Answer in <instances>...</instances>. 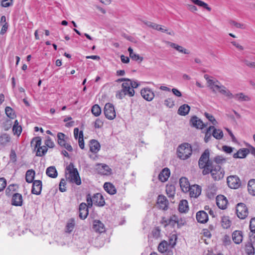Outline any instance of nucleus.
Masks as SVG:
<instances>
[{
    "label": "nucleus",
    "mask_w": 255,
    "mask_h": 255,
    "mask_svg": "<svg viewBox=\"0 0 255 255\" xmlns=\"http://www.w3.org/2000/svg\"><path fill=\"white\" fill-rule=\"evenodd\" d=\"M213 161L216 165H221L227 162V159L222 155H217L214 158Z\"/></svg>",
    "instance_id": "obj_40"
},
{
    "label": "nucleus",
    "mask_w": 255,
    "mask_h": 255,
    "mask_svg": "<svg viewBox=\"0 0 255 255\" xmlns=\"http://www.w3.org/2000/svg\"><path fill=\"white\" fill-rule=\"evenodd\" d=\"M229 22L231 26H234L237 28L246 29L247 28V25L246 24L239 23L233 20H230Z\"/></svg>",
    "instance_id": "obj_42"
},
{
    "label": "nucleus",
    "mask_w": 255,
    "mask_h": 255,
    "mask_svg": "<svg viewBox=\"0 0 255 255\" xmlns=\"http://www.w3.org/2000/svg\"><path fill=\"white\" fill-rule=\"evenodd\" d=\"M65 134L62 132H58L57 134L58 143L61 146L65 145L66 141L64 139Z\"/></svg>",
    "instance_id": "obj_48"
},
{
    "label": "nucleus",
    "mask_w": 255,
    "mask_h": 255,
    "mask_svg": "<svg viewBox=\"0 0 255 255\" xmlns=\"http://www.w3.org/2000/svg\"><path fill=\"white\" fill-rule=\"evenodd\" d=\"M214 128V126H210L207 129L205 132V135L204 137V141L206 143L209 142L212 137V129Z\"/></svg>",
    "instance_id": "obj_45"
},
{
    "label": "nucleus",
    "mask_w": 255,
    "mask_h": 255,
    "mask_svg": "<svg viewBox=\"0 0 255 255\" xmlns=\"http://www.w3.org/2000/svg\"><path fill=\"white\" fill-rule=\"evenodd\" d=\"M47 176L51 178H56L57 176V172L54 166H50L48 167L46 171Z\"/></svg>",
    "instance_id": "obj_35"
},
{
    "label": "nucleus",
    "mask_w": 255,
    "mask_h": 255,
    "mask_svg": "<svg viewBox=\"0 0 255 255\" xmlns=\"http://www.w3.org/2000/svg\"><path fill=\"white\" fill-rule=\"evenodd\" d=\"M86 201L89 206H92L93 204L96 206L102 207L103 206L105 202L104 199L100 193H96L91 197L90 194L86 196Z\"/></svg>",
    "instance_id": "obj_5"
},
{
    "label": "nucleus",
    "mask_w": 255,
    "mask_h": 255,
    "mask_svg": "<svg viewBox=\"0 0 255 255\" xmlns=\"http://www.w3.org/2000/svg\"><path fill=\"white\" fill-rule=\"evenodd\" d=\"M23 199L21 194L15 193L13 195L11 200V204L15 206H21L22 205Z\"/></svg>",
    "instance_id": "obj_18"
},
{
    "label": "nucleus",
    "mask_w": 255,
    "mask_h": 255,
    "mask_svg": "<svg viewBox=\"0 0 255 255\" xmlns=\"http://www.w3.org/2000/svg\"><path fill=\"white\" fill-rule=\"evenodd\" d=\"M170 174V170L167 168H164L158 175V179L161 182L166 181Z\"/></svg>",
    "instance_id": "obj_22"
},
{
    "label": "nucleus",
    "mask_w": 255,
    "mask_h": 255,
    "mask_svg": "<svg viewBox=\"0 0 255 255\" xmlns=\"http://www.w3.org/2000/svg\"><path fill=\"white\" fill-rule=\"evenodd\" d=\"M75 224V223L74 219L71 218L69 219L66 227V232L71 233L74 228Z\"/></svg>",
    "instance_id": "obj_43"
},
{
    "label": "nucleus",
    "mask_w": 255,
    "mask_h": 255,
    "mask_svg": "<svg viewBox=\"0 0 255 255\" xmlns=\"http://www.w3.org/2000/svg\"><path fill=\"white\" fill-rule=\"evenodd\" d=\"M211 131L213 136L216 139H221L223 138L224 133L221 129H217L214 127Z\"/></svg>",
    "instance_id": "obj_32"
},
{
    "label": "nucleus",
    "mask_w": 255,
    "mask_h": 255,
    "mask_svg": "<svg viewBox=\"0 0 255 255\" xmlns=\"http://www.w3.org/2000/svg\"><path fill=\"white\" fill-rule=\"evenodd\" d=\"M65 176L66 180L71 183H75L77 185H80V177L79 172L73 164L70 163L66 168Z\"/></svg>",
    "instance_id": "obj_2"
},
{
    "label": "nucleus",
    "mask_w": 255,
    "mask_h": 255,
    "mask_svg": "<svg viewBox=\"0 0 255 255\" xmlns=\"http://www.w3.org/2000/svg\"><path fill=\"white\" fill-rule=\"evenodd\" d=\"M34 144V148H37L36 155L37 156H43L47 151V147L46 146H40L41 144V139L40 137H35L33 138L31 142V145Z\"/></svg>",
    "instance_id": "obj_6"
},
{
    "label": "nucleus",
    "mask_w": 255,
    "mask_h": 255,
    "mask_svg": "<svg viewBox=\"0 0 255 255\" xmlns=\"http://www.w3.org/2000/svg\"><path fill=\"white\" fill-rule=\"evenodd\" d=\"M93 228L95 232L99 233H102L105 231L104 225L99 220L94 221Z\"/></svg>",
    "instance_id": "obj_19"
},
{
    "label": "nucleus",
    "mask_w": 255,
    "mask_h": 255,
    "mask_svg": "<svg viewBox=\"0 0 255 255\" xmlns=\"http://www.w3.org/2000/svg\"><path fill=\"white\" fill-rule=\"evenodd\" d=\"M35 176V171L32 169L28 170L25 174L26 181L29 183L33 182Z\"/></svg>",
    "instance_id": "obj_33"
},
{
    "label": "nucleus",
    "mask_w": 255,
    "mask_h": 255,
    "mask_svg": "<svg viewBox=\"0 0 255 255\" xmlns=\"http://www.w3.org/2000/svg\"><path fill=\"white\" fill-rule=\"evenodd\" d=\"M191 126L197 129H202L207 126V124L204 123L201 120L196 116H194L190 120Z\"/></svg>",
    "instance_id": "obj_13"
},
{
    "label": "nucleus",
    "mask_w": 255,
    "mask_h": 255,
    "mask_svg": "<svg viewBox=\"0 0 255 255\" xmlns=\"http://www.w3.org/2000/svg\"><path fill=\"white\" fill-rule=\"evenodd\" d=\"M193 3L195 4L202 7L205 9H206L208 11H210L211 10V8L210 7L208 4L206 2L200 0H190Z\"/></svg>",
    "instance_id": "obj_39"
},
{
    "label": "nucleus",
    "mask_w": 255,
    "mask_h": 255,
    "mask_svg": "<svg viewBox=\"0 0 255 255\" xmlns=\"http://www.w3.org/2000/svg\"><path fill=\"white\" fill-rule=\"evenodd\" d=\"M5 112L6 116L10 119H13L15 117L13 109L9 107H6L5 108Z\"/></svg>",
    "instance_id": "obj_49"
},
{
    "label": "nucleus",
    "mask_w": 255,
    "mask_h": 255,
    "mask_svg": "<svg viewBox=\"0 0 255 255\" xmlns=\"http://www.w3.org/2000/svg\"><path fill=\"white\" fill-rule=\"evenodd\" d=\"M248 189L250 194L255 196V179H251L249 181Z\"/></svg>",
    "instance_id": "obj_37"
},
{
    "label": "nucleus",
    "mask_w": 255,
    "mask_h": 255,
    "mask_svg": "<svg viewBox=\"0 0 255 255\" xmlns=\"http://www.w3.org/2000/svg\"><path fill=\"white\" fill-rule=\"evenodd\" d=\"M103 125V122L100 119H97L95 122L94 126L96 128H100Z\"/></svg>",
    "instance_id": "obj_62"
},
{
    "label": "nucleus",
    "mask_w": 255,
    "mask_h": 255,
    "mask_svg": "<svg viewBox=\"0 0 255 255\" xmlns=\"http://www.w3.org/2000/svg\"><path fill=\"white\" fill-rule=\"evenodd\" d=\"M216 204L220 209L224 210L227 208L228 200L224 196L220 195L216 197Z\"/></svg>",
    "instance_id": "obj_16"
},
{
    "label": "nucleus",
    "mask_w": 255,
    "mask_h": 255,
    "mask_svg": "<svg viewBox=\"0 0 255 255\" xmlns=\"http://www.w3.org/2000/svg\"><path fill=\"white\" fill-rule=\"evenodd\" d=\"M164 104L167 107L171 108L174 106V101L172 98H168L164 101Z\"/></svg>",
    "instance_id": "obj_51"
},
{
    "label": "nucleus",
    "mask_w": 255,
    "mask_h": 255,
    "mask_svg": "<svg viewBox=\"0 0 255 255\" xmlns=\"http://www.w3.org/2000/svg\"><path fill=\"white\" fill-rule=\"evenodd\" d=\"M91 112L95 117H98L101 114V109L98 105L96 104L92 107Z\"/></svg>",
    "instance_id": "obj_47"
},
{
    "label": "nucleus",
    "mask_w": 255,
    "mask_h": 255,
    "mask_svg": "<svg viewBox=\"0 0 255 255\" xmlns=\"http://www.w3.org/2000/svg\"><path fill=\"white\" fill-rule=\"evenodd\" d=\"M204 77L207 81L208 87L211 89L213 92H216V90H219L222 86L218 80L213 79L212 77H210L207 74L204 75Z\"/></svg>",
    "instance_id": "obj_7"
},
{
    "label": "nucleus",
    "mask_w": 255,
    "mask_h": 255,
    "mask_svg": "<svg viewBox=\"0 0 255 255\" xmlns=\"http://www.w3.org/2000/svg\"><path fill=\"white\" fill-rule=\"evenodd\" d=\"M44 144L45 146L49 148H53L55 146L54 142L48 136L46 137V139L45 140Z\"/></svg>",
    "instance_id": "obj_50"
},
{
    "label": "nucleus",
    "mask_w": 255,
    "mask_h": 255,
    "mask_svg": "<svg viewBox=\"0 0 255 255\" xmlns=\"http://www.w3.org/2000/svg\"><path fill=\"white\" fill-rule=\"evenodd\" d=\"M231 221L228 217L224 216L222 218L221 225L224 229H228L231 226Z\"/></svg>",
    "instance_id": "obj_44"
},
{
    "label": "nucleus",
    "mask_w": 255,
    "mask_h": 255,
    "mask_svg": "<svg viewBox=\"0 0 255 255\" xmlns=\"http://www.w3.org/2000/svg\"><path fill=\"white\" fill-rule=\"evenodd\" d=\"M189 189L188 192L192 198H197L201 194V187L198 185L191 186Z\"/></svg>",
    "instance_id": "obj_15"
},
{
    "label": "nucleus",
    "mask_w": 255,
    "mask_h": 255,
    "mask_svg": "<svg viewBox=\"0 0 255 255\" xmlns=\"http://www.w3.org/2000/svg\"><path fill=\"white\" fill-rule=\"evenodd\" d=\"M12 4V0H2L1 5L2 7H7Z\"/></svg>",
    "instance_id": "obj_57"
},
{
    "label": "nucleus",
    "mask_w": 255,
    "mask_h": 255,
    "mask_svg": "<svg viewBox=\"0 0 255 255\" xmlns=\"http://www.w3.org/2000/svg\"><path fill=\"white\" fill-rule=\"evenodd\" d=\"M11 141V137L7 133H2L0 135V145L6 146Z\"/></svg>",
    "instance_id": "obj_27"
},
{
    "label": "nucleus",
    "mask_w": 255,
    "mask_h": 255,
    "mask_svg": "<svg viewBox=\"0 0 255 255\" xmlns=\"http://www.w3.org/2000/svg\"><path fill=\"white\" fill-rule=\"evenodd\" d=\"M134 90L126 81L122 83V89L116 92V97L117 98L122 100L126 96L132 97L134 95Z\"/></svg>",
    "instance_id": "obj_3"
},
{
    "label": "nucleus",
    "mask_w": 255,
    "mask_h": 255,
    "mask_svg": "<svg viewBox=\"0 0 255 255\" xmlns=\"http://www.w3.org/2000/svg\"><path fill=\"white\" fill-rule=\"evenodd\" d=\"M66 182L64 179H62L59 183V190L62 192H65L66 190Z\"/></svg>",
    "instance_id": "obj_53"
},
{
    "label": "nucleus",
    "mask_w": 255,
    "mask_h": 255,
    "mask_svg": "<svg viewBox=\"0 0 255 255\" xmlns=\"http://www.w3.org/2000/svg\"><path fill=\"white\" fill-rule=\"evenodd\" d=\"M249 153V151L248 149L242 148L233 154V157L234 158H243L246 157Z\"/></svg>",
    "instance_id": "obj_25"
},
{
    "label": "nucleus",
    "mask_w": 255,
    "mask_h": 255,
    "mask_svg": "<svg viewBox=\"0 0 255 255\" xmlns=\"http://www.w3.org/2000/svg\"><path fill=\"white\" fill-rule=\"evenodd\" d=\"M168 249V244L166 241L161 242L158 245V250L161 253L166 252Z\"/></svg>",
    "instance_id": "obj_46"
},
{
    "label": "nucleus",
    "mask_w": 255,
    "mask_h": 255,
    "mask_svg": "<svg viewBox=\"0 0 255 255\" xmlns=\"http://www.w3.org/2000/svg\"><path fill=\"white\" fill-rule=\"evenodd\" d=\"M90 149L93 153H97L100 149L101 145L100 143L95 139H92L90 141Z\"/></svg>",
    "instance_id": "obj_23"
},
{
    "label": "nucleus",
    "mask_w": 255,
    "mask_h": 255,
    "mask_svg": "<svg viewBox=\"0 0 255 255\" xmlns=\"http://www.w3.org/2000/svg\"><path fill=\"white\" fill-rule=\"evenodd\" d=\"M6 185V181L3 178H0V191L3 190Z\"/></svg>",
    "instance_id": "obj_59"
},
{
    "label": "nucleus",
    "mask_w": 255,
    "mask_h": 255,
    "mask_svg": "<svg viewBox=\"0 0 255 255\" xmlns=\"http://www.w3.org/2000/svg\"><path fill=\"white\" fill-rule=\"evenodd\" d=\"M10 159L13 162L16 161V154L14 150H11L10 153Z\"/></svg>",
    "instance_id": "obj_61"
},
{
    "label": "nucleus",
    "mask_w": 255,
    "mask_h": 255,
    "mask_svg": "<svg viewBox=\"0 0 255 255\" xmlns=\"http://www.w3.org/2000/svg\"><path fill=\"white\" fill-rule=\"evenodd\" d=\"M169 45L173 48H174L177 51H178L179 52L189 54L190 53V52L189 50H187L183 47L180 46L179 45H177L174 43L169 42Z\"/></svg>",
    "instance_id": "obj_30"
},
{
    "label": "nucleus",
    "mask_w": 255,
    "mask_h": 255,
    "mask_svg": "<svg viewBox=\"0 0 255 255\" xmlns=\"http://www.w3.org/2000/svg\"><path fill=\"white\" fill-rule=\"evenodd\" d=\"M127 82L128 84H129V86H130L134 90V88H136L139 86V84L137 81H131L130 79H127Z\"/></svg>",
    "instance_id": "obj_56"
},
{
    "label": "nucleus",
    "mask_w": 255,
    "mask_h": 255,
    "mask_svg": "<svg viewBox=\"0 0 255 255\" xmlns=\"http://www.w3.org/2000/svg\"><path fill=\"white\" fill-rule=\"evenodd\" d=\"M244 63L245 64L251 68L255 67V63L254 62H251L248 60L245 59L244 60Z\"/></svg>",
    "instance_id": "obj_64"
},
{
    "label": "nucleus",
    "mask_w": 255,
    "mask_h": 255,
    "mask_svg": "<svg viewBox=\"0 0 255 255\" xmlns=\"http://www.w3.org/2000/svg\"><path fill=\"white\" fill-rule=\"evenodd\" d=\"M232 238L235 243L239 244L243 240V236L241 232L239 231H235L233 232L232 235Z\"/></svg>",
    "instance_id": "obj_29"
},
{
    "label": "nucleus",
    "mask_w": 255,
    "mask_h": 255,
    "mask_svg": "<svg viewBox=\"0 0 255 255\" xmlns=\"http://www.w3.org/2000/svg\"><path fill=\"white\" fill-rule=\"evenodd\" d=\"M177 152L179 158L185 160L191 155L192 150L190 144L184 143L178 146Z\"/></svg>",
    "instance_id": "obj_4"
},
{
    "label": "nucleus",
    "mask_w": 255,
    "mask_h": 255,
    "mask_svg": "<svg viewBox=\"0 0 255 255\" xmlns=\"http://www.w3.org/2000/svg\"><path fill=\"white\" fill-rule=\"evenodd\" d=\"M132 60L135 61L139 60L140 62L143 60V57L140 56L138 54L133 53L129 56Z\"/></svg>",
    "instance_id": "obj_58"
},
{
    "label": "nucleus",
    "mask_w": 255,
    "mask_h": 255,
    "mask_svg": "<svg viewBox=\"0 0 255 255\" xmlns=\"http://www.w3.org/2000/svg\"><path fill=\"white\" fill-rule=\"evenodd\" d=\"M236 213L239 218L244 219L248 215V208L244 203H239L236 207Z\"/></svg>",
    "instance_id": "obj_10"
},
{
    "label": "nucleus",
    "mask_w": 255,
    "mask_h": 255,
    "mask_svg": "<svg viewBox=\"0 0 255 255\" xmlns=\"http://www.w3.org/2000/svg\"><path fill=\"white\" fill-rule=\"evenodd\" d=\"M12 130L14 134L19 135L21 132L22 128L20 126H17V125H13Z\"/></svg>",
    "instance_id": "obj_52"
},
{
    "label": "nucleus",
    "mask_w": 255,
    "mask_h": 255,
    "mask_svg": "<svg viewBox=\"0 0 255 255\" xmlns=\"http://www.w3.org/2000/svg\"><path fill=\"white\" fill-rule=\"evenodd\" d=\"M95 169L99 174L101 175H110L112 173V169L105 164H96Z\"/></svg>",
    "instance_id": "obj_9"
},
{
    "label": "nucleus",
    "mask_w": 255,
    "mask_h": 255,
    "mask_svg": "<svg viewBox=\"0 0 255 255\" xmlns=\"http://www.w3.org/2000/svg\"><path fill=\"white\" fill-rule=\"evenodd\" d=\"M105 117L109 120H112L116 118V114L114 106L111 103H107L104 110Z\"/></svg>",
    "instance_id": "obj_8"
},
{
    "label": "nucleus",
    "mask_w": 255,
    "mask_h": 255,
    "mask_svg": "<svg viewBox=\"0 0 255 255\" xmlns=\"http://www.w3.org/2000/svg\"><path fill=\"white\" fill-rule=\"evenodd\" d=\"M92 206H89L88 204L85 203H81V219H85L89 214V208Z\"/></svg>",
    "instance_id": "obj_24"
},
{
    "label": "nucleus",
    "mask_w": 255,
    "mask_h": 255,
    "mask_svg": "<svg viewBox=\"0 0 255 255\" xmlns=\"http://www.w3.org/2000/svg\"><path fill=\"white\" fill-rule=\"evenodd\" d=\"M179 184L182 191L184 192H187L189 190L190 185L188 180L185 177H181L179 180Z\"/></svg>",
    "instance_id": "obj_21"
},
{
    "label": "nucleus",
    "mask_w": 255,
    "mask_h": 255,
    "mask_svg": "<svg viewBox=\"0 0 255 255\" xmlns=\"http://www.w3.org/2000/svg\"><path fill=\"white\" fill-rule=\"evenodd\" d=\"M218 91L221 94L224 95L228 98H233V94L231 93L229 90L227 89L224 86L222 85Z\"/></svg>",
    "instance_id": "obj_38"
},
{
    "label": "nucleus",
    "mask_w": 255,
    "mask_h": 255,
    "mask_svg": "<svg viewBox=\"0 0 255 255\" xmlns=\"http://www.w3.org/2000/svg\"><path fill=\"white\" fill-rule=\"evenodd\" d=\"M198 164L199 167L203 169V175L211 173L212 177L215 180H219L224 177V169L220 165H214L213 162L209 160V152L208 150H206L201 155Z\"/></svg>",
    "instance_id": "obj_1"
},
{
    "label": "nucleus",
    "mask_w": 255,
    "mask_h": 255,
    "mask_svg": "<svg viewBox=\"0 0 255 255\" xmlns=\"http://www.w3.org/2000/svg\"><path fill=\"white\" fill-rule=\"evenodd\" d=\"M166 224L165 226L169 225L172 227H175L176 225L179 227V220L178 217L176 215L172 216L169 219L166 221Z\"/></svg>",
    "instance_id": "obj_26"
},
{
    "label": "nucleus",
    "mask_w": 255,
    "mask_h": 255,
    "mask_svg": "<svg viewBox=\"0 0 255 255\" xmlns=\"http://www.w3.org/2000/svg\"><path fill=\"white\" fill-rule=\"evenodd\" d=\"M250 228L252 232L255 233V218L251 220Z\"/></svg>",
    "instance_id": "obj_60"
},
{
    "label": "nucleus",
    "mask_w": 255,
    "mask_h": 255,
    "mask_svg": "<svg viewBox=\"0 0 255 255\" xmlns=\"http://www.w3.org/2000/svg\"><path fill=\"white\" fill-rule=\"evenodd\" d=\"M166 192L169 197H173L175 194V187L173 185H167Z\"/></svg>",
    "instance_id": "obj_41"
},
{
    "label": "nucleus",
    "mask_w": 255,
    "mask_h": 255,
    "mask_svg": "<svg viewBox=\"0 0 255 255\" xmlns=\"http://www.w3.org/2000/svg\"><path fill=\"white\" fill-rule=\"evenodd\" d=\"M205 116L213 125H216L217 124V122L212 115L206 113L205 114Z\"/></svg>",
    "instance_id": "obj_55"
},
{
    "label": "nucleus",
    "mask_w": 255,
    "mask_h": 255,
    "mask_svg": "<svg viewBox=\"0 0 255 255\" xmlns=\"http://www.w3.org/2000/svg\"><path fill=\"white\" fill-rule=\"evenodd\" d=\"M140 94L142 97L147 101H151L154 97L153 91L148 87H145L141 90Z\"/></svg>",
    "instance_id": "obj_12"
},
{
    "label": "nucleus",
    "mask_w": 255,
    "mask_h": 255,
    "mask_svg": "<svg viewBox=\"0 0 255 255\" xmlns=\"http://www.w3.org/2000/svg\"><path fill=\"white\" fill-rule=\"evenodd\" d=\"M233 98L239 102L249 101L250 100V97L245 95L243 93L233 95Z\"/></svg>",
    "instance_id": "obj_31"
},
{
    "label": "nucleus",
    "mask_w": 255,
    "mask_h": 255,
    "mask_svg": "<svg viewBox=\"0 0 255 255\" xmlns=\"http://www.w3.org/2000/svg\"><path fill=\"white\" fill-rule=\"evenodd\" d=\"M190 107L186 104L181 106L178 110V113L181 116H185L187 115L190 111Z\"/></svg>",
    "instance_id": "obj_34"
},
{
    "label": "nucleus",
    "mask_w": 255,
    "mask_h": 255,
    "mask_svg": "<svg viewBox=\"0 0 255 255\" xmlns=\"http://www.w3.org/2000/svg\"><path fill=\"white\" fill-rule=\"evenodd\" d=\"M157 205L159 209L165 210L168 208V201L165 196L159 195L157 200Z\"/></svg>",
    "instance_id": "obj_14"
},
{
    "label": "nucleus",
    "mask_w": 255,
    "mask_h": 255,
    "mask_svg": "<svg viewBox=\"0 0 255 255\" xmlns=\"http://www.w3.org/2000/svg\"><path fill=\"white\" fill-rule=\"evenodd\" d=\"M42 190V182L40 180H34L33 182L31 192L33 194L39 195Z\"/></svg>",
    "instance_id": "obj_17"
},
{
    "label": "nucleus",
    "mask_w": 255,
    "mask_h": 255,
    "mask_svg": "<svg viewBox=\"0 0 255 255\" xmlns=\"http://www.w3.org/2000/svg\"><path fill=\"white\" fill-rule=\"evenodd\" d=\"M8 23L7 22H5L2 25V27L0 30V34L1 35L4 34L7 31L8 28Z\"/></svg>",
    "instance_id": "obj_63"
},
{
    "label": "nucleus",
    "mask_w": 255,
    "mask_h": 255,
    "mask_svg": "<svg viewBox=\"0 0 255 255\" xmlns=\"http://www.w3.org/2000/svg\"><path fill=\"white\" fill-rule=\"evenodd\" d=\"M188 209V202L185 200H182L180 201L179 207L178 210L181 213H185Z\"/></svg>",
    "instance_id": "obj_36"
},
{
    "label": "nucleus",
    "mask_w": 255,
    "mask_h": 255,
    "mask_svg": "<svg viewBox=\"0 0 255 255\" xmlns=\"http://www.w3.org/2000/svg\"><path fill=\"white\" fill-rule=\"evenodd\" d=\"M196 219L199 223H206L208 220V214L204 211H199L196 214Z\"/></svg>",
    "instance_id": "obj_20"
},
{
    "label": "nucleus",
    "mask_w": 255,
    "mask_h": 255,
    "mask_svg": "<svg viewBox=\"0 0 255 255\" xmlns=\"http://www.w3.org/2000/svg\"><path fill=\"white\" fill-rule=\"evenodd\" d=\"M105 191L111 195H114L116 193V189L114 185L111 183L106 182L104 185Z\"/></svg>",
    "instance_id": "obj_28"
},
{
    "label": "nucleus",
    "mask_w": 255,
    "mask_h": 255,
    "mask_svg": "<svg viewBox=\"0 0 255 255\" xmlns=\"http://www.w3.org/2000/svg\"><path fill=\"white\" fill-rule=\"evenodd\" d=\"M235 149V148L227 145L222 146V150L228 154H231Z\"/></svg>",
    "instance_id": "obj_54"
},
{
    "label": "nucleus",
    "mask_w": 255,
    "mask_h": 255,
    "mask_svg": "<svg viewBox=\"0 0 255 255\" xmlns=\"http://www.w3.org/2000/svg\"><path fill=\"white\" fill-rule=\"evenodd\" d=\"M227 184L229 187L232 189H237L241 185L239 178L236 175L230 176L227 179Z\"/></svg>",
    "instance_id": "obj_11"
}]
</instances>
